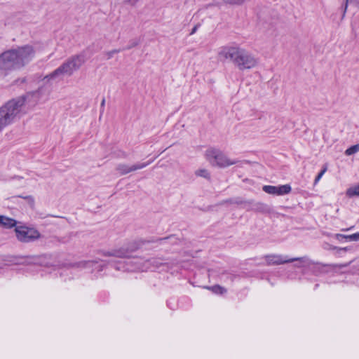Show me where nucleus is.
Listing matches in <instances>:
<instances>
[{"label":"nucleus","mask_w":359,"mask_h":359,"mask_svg":"<svg viewBox=\"0 0 359 359\" xmlns=\"http://www.w3.org/2000/svg\"><path fill=\"white\" fill-rule=\"evenodd\" d=\"M218 60L222 62L231 61L241 71L255 68L259 60L251 52L238 46L221 47L217 53Z\"/></svg>","instance_id":"nucleus-1"},{"label":"nucleus","mask_w":359,"mask_h":359,"mask_svg":"<svg viewBox=\"0 0 359 359\" xmlns=\"http://www.w3.org/2000/svg\"><path fill=\"white\" fill-rule=\"evenodd\" d=\"M86 62L83 54H77L69 57L60 66L45 78L48 80H61L65 76H70L79 70Z\"/></svg>","instance_id":"nucleus-2"},{"label":"nucleus","mask_w":359,"mask_h":359,"mask_svg":"<svg viewBox=\"0 0 359 359\" xmlns=\"http://www.w3.org/2000/svg\"><path fill=\"white\" fill-rule=\"evenodd\" d=\"M207 160L212 165L219 168H225L238 163V161L231 160L220 151L210 148L205 151Z\"/></svg>","instance_id":"nucleus-3"},{"label":"nucleus","mask_w":359,"mask_h":359,"mask_svg":"<svg viewBox=\"0 0 359 359\" xmlns=\"http://www.w3.org/2000/svg\"><path fill=\"white\" fill-rule=\"evenodd\" d=\"M15 55V64L17 67L22 68L29 63L34 57V50L31 46H23L15 49H12Z\"/></svg>","instance_id":"nucleus-4"},{"label":"nucleus","mask_w":359,"mask_h":359,"mask_svg":"<svg viewBox=\"0 0 359 359\" xmlns=\"http://www.w3.org/2000/svg\"><path fill=\"white\" fill-rule=\"evenodd\" d=\"M25 102V97H18L9 100L1 107L6 111V112H8L10 116H11L15 121L21 116Z\"/></svg>","instance_id":"nucleus-5"},{"label":"nucleus","mask_w":359,"mask_h":359,"mask_svg":"<svg viewBox=\"0 0 359 359\" xmlns=\"http://www.w3.org/2000/svg\"><path fill=\"white\" fill-rule=\"evenodd\" d=\"M15 231L17 238L23 243L34 241L40 238V233L34 228L17 226Z\"/></svg>","instance_id":"nucleus-6"},{"label":"nucleus","mask_w":359,"mask_h":359,"mask_svg":"<svg viewBox=\"0 0 359 359\" xmlns=\"http://www.w3.org/2000/svg\"><path fill=\"white\" fill-rule=\"evenodd\" d=\"M265 260L269 265H279L283 264L286 263L293 262L294 261H300L303 264H306L307 265H310L312 264V262L307 257H296L292 259H287L286 257H284L280 255H269L265 257Z\"/></svg>","instance_id":"nucleus-7"},{"label":"nucleus","mask_w":359,"mask_h":359,"mask_svg":"<svg viewBox=\"0 0 359 359\" xmlns=\"http://www.w3.org/2000/svg\"><path fill=\"white\" fill-rule=\"evenodd\" d=\"M15 57L16 56L12 49L0 54V69H4L6 73L13 69H19L15 64Z\"/></svg>","instance_id":"nucleus-8"},{"label":"nucleus","mask_w":359,"mask_h":359,"mask_svg":"<svg viewBox=\"0 0 359 359\" xmlns=\"http://www.w3.org/2000/svg\"><path fill=\"white\" fill-rule=\"evenodd\" d=\"M263 191L269 194L283 196L289 194L292 188L289 184L280 186L264 185L262 188Z\"/></svg>","instance_id":"nucleus-9"},{"label":"nucleus","mask_w":359,"mask_h":359,"mask_svg":"<svg viewBox=\"0 0 359 359\" xmlns=\"http://www.w3.org/2000/svg\"><path fill=\"white\" fill-rule=\"evenodd\" d=\"M151 163L147 162V163H137L131 166L124 164V163H120L117 165L116 167V170L121 175H126L130 172L135 171L137 170L142 169L145 167H147L148 165H149Z\"/></svg>","instance_id":"nucleus-10"},{"label":"nucleus","mask_w":359,"mask_h":359,"mask_svg":"<svg viewBox=\"0 0 359 359\" xmlns=\"http://www.w3.org/2000/svg\"><path fill=\"white\" fill-rule=\"evenodd\" d=\"M135 249L129 250L128 248L122 247L118 249H115L111 251L104 252L103 255L104 256H114L120 258L129 257L130 253L134 251Z\"/></svg>","instance_id":"nucleus-11"},{"label":"nucleus","mask_w":359,"mask_h":359,"mask_svg":"<svg viewBox=\"0 0 359 359\" xmlns=\"http://www.w3.org/2000/svg\"><path fill=\"white\" fill-rule=\"evenodd\" d=\"M14 119L10 115L8 114V112H6V111L2 109V107L0 108V130H1L4 128L8 126L9 124L14 122Z\"/></svg>","instance_id":"nucleus-12"},{"label":"nucleus","mask_w":359,"mask_h":359,"mask_svg":"<svg viewBox=\"0 0 359 359\" xmlns=\"http://www.w3.org/2000/svg\"><path fill=\"white\" fill-rule=\"evenodd\" d=\"M0 225L6 228H12L16 225V221L12 218L0 215Z\"/></svg>","instance_id":"nucleus-13"},{"label":"nucleus","mask_w":359,"mask_h":359,"mask_svg":"<svg viewBox=\"0 0 359 359\" xmlns=\"http://www.w3.org/2000/svg\"><path fill=\"white\" fill-rule=\"evenodd\" d=\"M195 175L198 177H201L205 179H209L210 177V172L206 169H198L196 170Z\"/></svg>","instance_id":"nucleus-14"},{"label":"nucleus","mask_w":359,"mask_h":359,"mask_svg":"<svg viewBox=\"0 0 359 359\" xmlns=\"http://www.w3.org/2000/svg\"><path fill=\"white\" fill-rule=\"evenodd\" d=\"M346 195L349 197L359 196V184L354 187H351L346 191Z\"/></svg>","instance_id":"nucleus-15"},{"label":"nucleus","mask_w":359,"mask_h":359,"mask_svg":"<svg viewBox=\"0 0 359 359\" xmlns=\"http://www.w3.org/2000/svg\"><path fill=\"white\" fill-rule=\"evenodd\" d=\"M359 151V144L351 146L345 151V154L351 156Z\"/></svg>","instance_id":"nucleus-16"},{"label":"nucleus","mask_w":359,"mask_h":359,"mask_svg":"<svg viewBox=\"0 0 359 359\" xmlns=\"http://www.w3.org/2000/svg\"><path fill=\"white\" fill-rule=\"evenodd\" d=\"M120 52L118 49H113L104 53V56L107 60H110L114 57L115 54H117Z\"/></svg>","instance_id":"nucleus-17"},{"label":"nucleus","mask_w":359,"mask_h":359,"mask_svg":"<svg viewBox=\"0 0 359 359\" xmlns=\"http://www.w3.org/2000/svg\"><path fill=\"white\" fill-rule=\"evenodd\" d=\"M208 289H210L213 292L216 294H223L226 292V290L219 285H215L212 287H208Z\"/></svg>","instance_id":"nucleus-18"},{"label":"nucleus","mask_w":359,"mask_h":359,"mask_svg":"<svg viewBox=\"0 0 359 359\" xmlns=\"http://www.w3.org/2000/svg\"><path fill=\"white\" fill-rule=\"evenodd\" d=\"M346 239L350 241H359V232L346 236Z\"/></svg>","instance_id":"nucleus-19"},{"label":"nucleus","mask_w":359,"mask_h":359,"mask_svg":"<svg viewBox=\"0 0 359 359\" xmlns=\"http://www.w3.org/2000/svg\"><path fill=\"white\" fill-rule=\"evenodd\" d=\"M327 171V166L325 165L323 168V170L318 173V175L316 176L315 179V184H316L323 177V175L325 174V172Z\"/></svg>","instance_id":"nucleus-20"},{"label":"nucleus","mask_w":359,"mask_h":359,"mask_svg":"<svg viewBox=\"0 0 359 359\" xmlns=\"http://www.w3.org/2000/svg\"><path fill=\"white\" fill-rule=\"evenodd\" d=\"M255 209L256 210H258V211H261V212H263V211H265L266 209V205L264 203H257L256 205H255Z\"/></svg>","instance_id":"nucleus-21"},{"label":"nucleus","mask_w":359,"mask_h":359,"mask_svg":"<svg viewBox=\"0 0 359 359\" xmlns=\"http://www.w3.org/2000/svg\"><path fill=\"white\" fill-rule=\"evenodd\" d=\"M151 262L152 264L156 267H158V266L162 264V263L158 259H153Z\"/></svg>","instance_id":"nucleus-22"},{"label":"nucleus","mask_w":359,"mask_h":359,"mask_svg":"<svg viewBox=\"0 0 359 359\" xmlns=\"http://www.w3.org/2000/svg\"><path fill=\"white\" fill-rule=\"evenodd\" d=\"M123 2L130 5H135L139 0H123Z\"/></svg>","instance_id":"nucleus-23"},{"label":"nucleus","mask_w":359,"mask_h":359,"mask_svg":"<svg viewBox=\"0 0 359 359\" xmlns=\"http://www.w3.org/2000/svg\"><path fill=\"white\" fill-rule=\"evenodd\" d=\"M348 235H343V234H340V233H337L334 235V237L338 239V240H341V238H346V236H347Z\"/></svg>","instance_id":"nucleus-24"},{"label":"nucleus","mask_w":359,"mask_h":359,"mask_svg":"<svg viewBox=\"0 0 359 359\" xmlns=\"http://www.w3.org/2000/svg\"><path fill=\"white\" fill-rule=\"evenodd\" d=\"M198 27H199V25H195V26L193 27V29H191V32H190V34H191V35H192V34H195V33L196 32V31H197V29H198Z\"/></svg>","instance_id":"nucleus-25"},{"label":"nucleus","mask_w":359,"mask_h":359,"mask_svg":"<svg viewBox=\"0 0 359 359\" xmlns=\"http://www.w3.org/2000/svg\"><path fill=\"white\" fill-rule=\"evenodd\" d=\"M348 2H349V0H346V2H345L343 16L345 15V13H346V11H347Z\"/></svg>","instance_id":"nucleus-26"},{"label":"nucleus","mask_w":359,"mask_h":359,"mask_svg":"<svg viewBox=\"0 0 359 359\" xmlns=\"http://www.w3.org/2000/svg\"><path fill=\"white\" fill-rule=\"evenodd\" d=\"M323 248H324L325 249L332 248V247H331V246H330L328 243H325V244L323 245ZM334 248H335V247H333V249H334Z\"/></svg>","instance_id":"nucleus-27"},{"label":"nucleus","mask_w":359,"mask_h":359,"mask_svg":"<svg viewBox=\"0 0 359 359\" xmlns=\"http://www.w3.org/2000/svg\"><path fill=\"white\" fill-rule=\"evenodd\" d=\"M6 74L7 73L4 69H0V77L2 76H6Z\"/></svg>","instance_id":"nucleus-28"},{"label":"nucleus","mask_w":359,"mask_h":359,"mask_svg":"<svg viewBox=\"0 0 359 359\" xmlns=\"http://www.w3.org/2000/svg\"><path fill=\"white\" fill-rule=\"evenodd\" d=\"M104 104H105V99H104V98H103V99H102V102H101V107H102V108H104Z\"/></svg>","instance_id":"nucleus-29"},{"label":"nucleus","mask_w":359,"mask_h":359,"mask_svg":"<svg viewBox=\"0 0 359 359\" xmlns=\"http://www.w3.org/2000/svg\"><path fill=\"white\" fill-rule=\"evenodd\" d=\"M165 240H167V238H161V241H165Z\"/></svg>","instance_id":"nucleus-30"},{"label":"nucleus","mask_w":359,"mask_h":359,"mask_svg":"<svg viewBox=\"0 0 359 359\" xmlns=\"http://www.w3.org/2000/svg\"><path fill=\"white\" fill-rule=\"evenodd\" d=\"M295 266H296V267H302V266H301V265H296Z\"/></svg>","instance_id":"nucleus-31"}]
</instances>
